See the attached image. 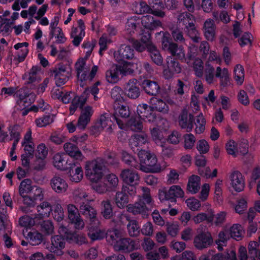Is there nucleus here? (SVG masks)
<instances>
[{
    "label": "nucleus",
    "instance_id": "obj_1",
    "mask_svg": "<svg viewBox=\"0 0 260 260\" xmlns=\"http://www.w3.org/2000/svg\"><path fill=\"white\" fill-rule=\"evenodd\" d=\"M99 84V82L96 83L90 89L86 88L80 96L76 95L75 93L72 92L62 93L61 99L64 103H69L72 100L70 108L71 114H73L78 108H81L84 106L90 93L93 95L95 101L99 99L96 94L99 92V89L98 88Z\"/></svg>",
    "mask_w": 260,
    "mask_h": 260
},
{
    "label": "nucleus",
    "instance_id": "obj_2",
    "mask_svg": "<svg viewBox=\"0 0 260 260\" xmlns=\"http://www.w3.org/2000/svg\"><path fill=\"white\" fill-rule=\"evenodd\" d=\"M107 239L115 250L129 252L137 249L134 240L124 238L122 232L118 230L109 231Z\"/></svg>",
    "mask_w": 260,
    "mask_h": 260
},
{
    "label": "nucleus",
    "instance_id": "obj_3",
    "mask_svg": "<svg viewBox=\"0 0 260 260\" xmlns=\"http://www.w3.org/2000/svg\"><path fill=\"white\" fill-rule=\"evenodd\" d=\"M150 36V33L146 32L142 34L141 42L134 40L132 38L128 39V41L133 44L136 50L139 52H142L147 48L152 61L157 65L160 66L163 62L162 57L156 47L151 43Z\"/></svg>",
    "mask_w": 260,
    "mask_h": 260
},
{
    "label": "nucleus",
    "instance_id": "obj_4",
    "mask_svg": "<svg viewBox=\"0 0 260 260\" xmlns=\"http://www.w3.org/2000/svg\"><path fill=\"white\" fill-rule=\"evenodd\" d=\"M141 170L145 172L159 173L167 167L166 163L160 165L157 162L156 156L146 150H140L138 153Z\"/></svg>",
    "mask_w": 260,
    "mask_h": 260
},
{
    "label": "nucleus",
    "instance_id": "obj_5",
    "mask_svg": "<svg viewBox=\"0 0 260 260\" xmlns=\"http://www.w3.org/2000/svg\"><path fill=\"white\" fill-rule=\"evenodd\" d=\"M168 126V122L166 119H161L157 127H154L151 131L152 139L155 143L162 147V154L167 157H170L173 154L172 150L165 146L166 139L162 135V131H166Z\"/></svg>",
    "mask_w": 260,
    "mask_h": 260
},
{
    "label": "nucleus",
    "instance_id": "obj_6",
    "mask_svg": "<svg viewBox=\"0 0 260 260\" xmlns=\"http://www.w3.org/2000/svg\"><path fill=\"white\" fill-rule=\"evenodd\" d=\"M249 141L245 138H240L237 142L230 139L225 144V149L228 154L236 157L239 155L247 154L249 152Z\"/></svg>",
    "mask_w": 260,
    "mask_h": 260
},
{
    "label": "nucleus",
    "instance_id": "obj_7",
    "mask_svg": "<svg viewBox=\"0 0 260 260\" xmlns=\"http://www.w3.org/2000/svg\"><path fill=\"white\" fill-rule=\"evenodd\" d=\"M143 194L139 197V201L135 204H129L127 206V211L134 215L141 214L143 218L148 216V209L146 206V204L151 202V198L150 194V189L147 187H142Z\"/></svg>",
    "mask_w": 260,
    "mask_h": 260
},
{
    "label": "nucleus",
    "instance_id": "obj_8",
    "mask_svg": "<svg viewBox=\"0 0 260 260\" xmlns=\"http://www.w3.org/2000/svg\"><path fill=\"white\" fill-rule=\"evenodd\" d=\"M78 81L82 87L85 83L91 81L95 77L98 71V67L94 66L89 73V68L86 65L84 58H80L75 64Z\"/></svg>",
    "mask_w": 260,
    "mask_h": 260
},
{
    "label": "nucleus",
    "instance_id": "obj_9",
    "mask_svg": "<svg viewBox=\"0 0 260 260\" xmlns=\"http://www.w3.org/2000/svg\"><path fill=\"white\" fill-rule=\"evenodd\" d=\"M104 161L101 158L88 161L85 166V176L90 181L104 177Z\"/></svg>",
    "mask_w": 260,
    "mask_h": 260
},
{
    "label": "nucleus",
    "instance_id": "obj_10",
    "mask_svg": "<svg viewBox=\"0 0 260 260\" xmlns=\"http://www.w3.org/2000/svg\"><path fill=\"white\" fill-rule=\"evenodd\" d=\"M120 177L124 183L129 185L126 189L123 188L124 191H127L131 196L135 195L136 193V186L140 182V176L137 172L133 169H124L121 171Z\"/></svg>",
    "mask_w": 260,
    "mask_h": 260
},
{
    "label": "nucleus",
    "instance_id": "obj_11",
    "mask_svg": "<svg viewBox=\"0 0 260 260\" xmlns=\"http://www.w3.org/2000/svg\"><path fill=\"white\" fill-rule=\"evenodd\" d=\"M71 71L69 63H60L54 67L52 73L57 86H61L67 82L71 76Z\"/></svg>",
    "mask_w": 260,
    "mask_h": 260
},
{
    "label": "nucleus",
    "instance_id": "obj_12",
    "mask_svg": "<svg viewBox=\"0 0 260 260\" xmlns=\"http://www.w3.org/2000/svg\"><path fill=\"white\" fill-rule=\"evenodd\" d=\"M58 233L63 235L69 243H74L81 245L88 242L86 238L83 235L71 232L67 226H64L62 223L59 224Z\"/></svg>",
    "mask_w": 260,
    "mask_h": 260
},
{
    "label": "nucleus",
    "instance_id": "obj_13",
    "mask_svg": "<svg viewBox=\"0 0 260 260\" xmlns=\"http://www.w3.org/2000/svg\"><path fill=\"white\" fill-rule=\"evenodd\" d=\"M184 194L183 190L178 185H173L168 190L166 187H163L158 190V198L161 202L171 200L175 198H182Z\"/></svg>",
    "mask_w": 260,
    "mask_h": 260
},
{
    "label": "nucleus",
    "instance_id": "obj_14",
    "mask_svg": "<svg viewBox=\"0 0 260 260\" xmlns=\"http://www.w3.org/2000/svg\"><path fill=\"white\" fill-rule=\"evenodd\" d=\"M169 34L164 33L162 40V48L165 51H168L172 56L176 57L178 59L183 58L185 53L181 46H178L176 44L170 42L168 40Z\"/></svg>",
    "mask_w": 260,
    "mask_h": 260
},
{
    "label": "nucleus",
    "instance_id": "obj_15",
    "mask_svg": "<svg viewBox=\"0 0 260 260\" xmlns=\"http://www.w3.org/2000/svg\"><path fill=\"white\" fill-rule=\"evenodd\" d=\"M112 120L106 114L102 115L91 127L92 134L98 135L104 129L110 133L112 132Z\"/></svg>",
    "mask_w": 260,
    "mask_h": 260
},
{
    "label": "nucleus",
    "instance_id": "obj_16",
    "mask_svg": "<svg viewBox=\"0 0 260 260\" xmlns=\"http://www.w3.org/2000/svg\"><path fill=\"white\" fill-rule=\"evenodd\" d=\"M85 25L83 21L79 19L77 24L74 25L70 32L71 38L73 39L72 43L75 46H78L85 36Z\"/></svg>",
    "mask_w": 260,
    "mask_h": 260
},
{
    "label": "nucleus",
    "instance_id": "obj_17",
    "mask_svg": "<svg viewBox=\"0 0 260 260\" xmlns=\"http://www.w3.org/2000/svg\"><path fill=\"white\" fill-rule=\"evenodd\" d=\"M68 216L70 222L77 230H82L85 226L83 219L81 218L78 208L73 204L67 206Z\"/></svg>",
    "mask_w": 260,
    "mask_h": 260
},
{
    "label": "nucleus",
    "instance_id": "obj_18",
    "mask_svg": "<svg viewBox=\"0 0 260 260\" xmlns=\"http://www.w3.org/2000/svg\"><path fill=\"white\" fill-rule=\"evenodd\" d=\"M63 235H55L51 238V243L47 247V249L51 252L57 255L63 254V249L65 247L66 242Z\"/></svg>",
    "mask_w": 260,
    "mask_h": 260
},
{
    "label": "nucleus",
    "instance_id": "obj_19",
    "mask_svg": "<svg viewBox=\"0 0 260 260\" xmlns=\"http://www.w3.org/2000/svg\"><path fill=\"white\" fill-rule=\"evenodd\" d=\"M60 16L59 14L56 15L53 19L49 25L50 35L53 37L56 35V42L58 43H63L66 42L67 39L64 36L61 28L57 27Z\"/></svg>",
    "mask_w": 260,
    "mask_h": 260
},
{
    "label": "nucleus",
    "instance_id": "obj_20",
    "mask_svg": "<svg viewBox=\"0 0 260 260\" xmlns=\"http://www.w3.org/2000/svg\"><path fill=\"white\" fill-rule=\"evenodd\" d=\"M17 96L18 98L17 104L19 106L18 109H24L28 107L34 101L35 98V94L26 89L19 90Z\"/></svg>",
    "mask_w": 260,
    "mask_h": 260
},
{
    "label": "nucleus",
    "instance_id": "obj_21",
    "mask_svg": "<svg viewBox=\"0 0 260 260\" xmlns=\"http://www.w3.org/2000/svg\"><path fill=\"white\" fill-rule=\"evenodd\" d=\"M129 115V108L126 106L121 105L115 108L113 117L120 129L125 128V123Z\"/></svg>",
    "mask_w": 260,
    "mask_h": 260
},
{
    "label": "nucleus",
    "instance_id": "obj_22",
    "mask_svg": "<svg viewBox=\"0 0 260 260\" xmlns=\"http://www.w3.org/2000/svg\"><path fill=\"white\" fill-rule=\"evenodd\" d=\"M167 68L164 70V76L166 79H169L173 77L175 74L181 72V68L179 63L171 56H168L166 58Z\"/></svg>",
    "mask_w": 260,
    "mask_h": 260
},
{
    "label": "nucleus",
    "instance_id": "obj_23",
    "mask_svg": "<svg viewBox=\"0 0 260 260\" xmlns=\"http://www.w3.org/2000/svg\"><path fill=\"white\" fill-rule=\"evenodd\" d=\"M230 185L237 192L242 191L245 187V181L242 174L238 171H234L230 175Z\"/></svg>",
    "mask_w": 260,
    "mask_h": 260
},
{
    "label": "nucleus",
    "instance_id": "obj_24",
    "mask_svg": "<svg viewBox=\"0 0 260 260\" xmlns=\"http://www.w3.org/2000/svg\"><path fill=\"white\" fill-rule=\"evenodd\" d=\"M213 239L210 233L204 232L198 235L194 239V244L196 248L202 249L212 244Z\"/></svg>",
    "mask_w": 260,
    "mask_h": 260
},
{
    "label": "nucleus",
    "instance_id": "obj_25",
    "mask_svg": "<svg viewBox=\"0 0 260 260\" xmlns=\"http://www.w3.org/2000/svg\"><path fill=\"white\" fill-rule=\"evenodd\" d=\"M93 113V109L90 106H86L82 109L77 123V126L79 129L82 130L85 129L90 121Z\"/></svg>",
    "mask_w": 260,
    "mask_h": 260
},
{
    "label": "nucleus",
    "instance_id": "obj_26",
    "mask_svg": "<svg viewBox=\"0 0 260 260\" xmlns=\"http://www.w3.org/2000/svg\"><path fill=\"white\" fill-rule=\"evenodd\" d=\"M107 34H104L100 38L99 40V45L100 46V53L107 49L108 44L112 42L111 37L115 36L117 34V30L114 26L108 25L107 26Z\"/></svg>",
    "mask_w": 260,
    "mask_h": 260
},
{
    "label": "nucleus",
    "instance_id": "obj_27",
    "mask_svg": "<svg viewBox=\"0 0 260 260\" xmlns=\"http://www.w3.org/2000/svg\"><path fill=\"white\" fill-rule=\"evenodd\" d=\"M51 188L57 193L65 192L68 188V184L66 181L62 177L55 176L50 180Z\"/></svg>",
    "mask_w": 260,
    "mask_h": 260
},
{
    "label": "nucleus",
    "instance_id": "obj_28",
    "mask_svg": "<svg viewBox=\"0 0 260 260\" xmlns=\"http://www.w3.org/2000/svg\"><path fill=\"white\" fill-rule=\"evenodd\" d=\"M124 92L126 95L131 99H136L140 94V89L136 79L129 80L125 85Z\"/></svg>",
    "mask_w": 260,
    "mask_h": 260
},
{
    "label": "nucleus",
    "instance_id": "obj_29",
    "mask_svg": "<svg viewBox=\"0 0 260 260\" xmlns=\"http://www.w3.org/2000/svg\"><path fill=\"white\" fill-rule=\"evenodd\" d=\"M151 106L148 107L146 104H139L137 107V113L140 119H147L149 122H153L156 119L154 114H152Z\"/></svg>",
    "mask_w": 260,
    "mask_h": 260
},
{
    "label": "nucleus",
    "instance_id": "obj_30",
    "mask_svg": "<svg viewBox=\"0 0 260 260\" xmlns=\"http://www.w3.org/2000/svg\"><path fill=\"white\" fill-rule=\"evenodd\" d=\"M114 57L117 61L124 59H131L134 57V51L128 46L122 45L119 49L114 52Z\"/></svg>",
    "mask_w": 260,
    "mask_h": 260
},
{
    "label": "nucleus",
    "instance_id": "obj_31",
    "mask_svg": "<svg viewBox=\"0 0 260 260\" xmlns=\"http://www.w3.org/2000/svg\"><path fill=\"white\" fill-rule=\"evenodd\" d=\"M203 29L204 36L208 40L212 41L215 39L216 26L213 19H207L204 23Z\"/></svg>",
    "mask_w": 260,
    "mask_h": 260
},
{
    "label": "nucleus",
    "instance_id": "obj_32",
    "mask_svg": "<svg viewBox=\"0 0 260 260\" xmlns=\"http://www.w3.org/2000/svg\"><path fill=\"white\" fill-rule=\"evenodd\" d=\"M216 77L219 79L221 87H225L230 85V73L227 68L217 67L216 69Z\"/></svg>",
    "mask_w": 260,
    "mask_h": 260
},
{
    "label": "nucleus",
    "instance_id": "obj_33",
    "mask_svg": "<svg viewBox=\"0 0 260 260\" xmlns=\"http://www.w3.org/2000/svg\"><path fill=\"white\" fill-rule=\"evenodd\" d=\"M192 115L187 114L186 111H183L179 118V124L182 128L186 129L188 132H191L193 128Z\"/></svg>",
    "mask_w": 260,
    "mask_h": 260
},
{
    "label": "nucleus",
    "instance_id": "obj_34",
    "mask_svg": "<svg viewBox=\"0 0 260 260\" xmlns=\"http://www.w3.org/2000/svg\"><path fill=\"white\" fill-rule=\"evenodd\" d=\"M201 188V178L198 175H192L188 178L187 190L191 194L198 193Z\"/></svg>",
    "mask_w": 260,
    "mask_h": 260
},
{
    "label": "nucleus",
    "instance_id": "obj_35",
    "mask_svg": "<svg viewBox=\"0 0 260 260\" xmlns=\"http://www.w3.org/2000/svg\"><path fill=\"white\" fill-rule=\"evenodd\" d=\"M53 166L57 169L63 170L68 167V157L64 153H57L53 158Z\"/></svg>",
    "mask_w": 260,
    "mask_h": 260
},
{
    "label": "nucleus",
    "instance_id": "obj_36",
    "mask_svg": "<svg viewBox=\"0 0 260 260\" xmlns=\"http://www.w3.org/2000/svg\"><path fill=\"white\" fill-rule=\"evenodd\" d=\"M168 103H170L169 101L167 103L164 100L155 97H153L150 100L151 108L163 113H168L169 111Z\"/></svg>",
    "mask_w": 260,
    "mask_h": 260
},
{
    "label": "nucleus",
    "instance_id": "obj_37",
    "mask_svg": "<svg viewBox=\"0 0 260 260\" xmlns=\"http://www.w3.org/2000/svg\"><path fill=\"white\" fill-rule=\"evenodd\" d=\"M228 230L231 238L239 241L242 239L244 234V229L240 224L235 223L228 226Z\"/></svg>",
    "mask_w": 260,
    "mask_h": 260
},
{
    "label": "nucleus",
    "instance_id": "obj_38",
    "mask_svg": "<svg viewBox=\"0 0 260 260\" xmlns=\"http://www.w3.org/2000/svg\"><path fill=\"white\" fill-rule=\"evenodd\" d=\"M214 210L212 209H209L207 213L200 212L194 215L192 218V221L196 224H198L207 220L211 222L213 220Z\"/></svg>",
    "mask_w": 260,
    "mask_h": 260
},
{
    "label": "nucleus",
    "instance_id": "obj_39",
    "mask_svg": "<svg viewBox=\"0 0 260 260\" xmlns=\"http://www.w3.org/2000/svg\"><path fill=\"white\" fill-rule=\"evenodd\" d=\"M140 20L143 26L149 30H154L161 25V23L159 20H155L150 15L143 16Z\"/></svg>",
    "mask_w": 260,
    "mask_h": 260
},
{
    "label": "nucleus",
    "instance_id": "obj_40",
    "mask_svg": "<svg viewBox=\"0 0 260 260\" xmlns=\"http://www.w3.org/2000/svg\"><path fill=\"white\" fill-rule=\"evenodd\" d=\"M64 149L66 153L76 159L82 160L83 155L79 148L71 142L64 144Z\"/></svg>",
    "mask_w": 260,
    "mask_h": 260
},
{
    "label": "nucleus",
    "instance_id": "obj_41",
    "mask_svg": "<svg viewBox=\"0 0 260 260\" xmlns=\"http://www.w3.org/2000/svg\"><path fill=\"white\" fill-rule=\"evenodd\" d=\"M120 75H121L120 74L118 66L116 64L113 65L110 69L107 71L106 78L109 83H116L119 80L120 78Z\"/></svg>",
    "mask_w": 260,
    "mask_h": 260
},
{
    "label": "nucleus",
    "instance_id": "obj_42",
    "mask_svg": "<svg viewBox=\"0 0 260 260\" xmlns=\"http://www.w3.org/2000/svg\"><path fill=\"white\" fill-rule=\"evenodd\" d=\"M68 174L70 179L72 182H79L83 177V171L80 166L74 165L72 166Z\"/></svg>",
    "mask_w": 260,
    "mask_h": 260
},
{
    "label": "nucleus",
    "instance_id": "obj_43",
    "mask_svg": "<svg viewBox=\"0 0 260 260\" xmlns=\"http://www.w3.org/2000/svg\"><path fill=\"white\" fill-rule=\"evenodd\" d=\"M28 44L26 42L19 43L14 45V48L18 50L16 63L23 61L28 53Z\"/></svg>",
    "mask_w": 260,
    "mask_h": 260
},
{
    "label": "nucleus",
    "instance_id": "obj_44",
    "mask_svg": "<svg viewBox=\"0 0 260 260\" xmlns=\"http://www.w3.org/2000/svg\"><path fill=\"white\" fill-rule=\"evenodd\" d=\"M80 210L82 214L95 224L99 223V221L96 218V212L92 207L88 205H82L80 206Z\"/></svg>",
    "mask_w": 260,
    "mask_h": 260
},
{
    "label": "nucleus",
    "instance_id": "obj_45",
    "mask_svg": "<svg viewBox=\"0 0 260 260\" xmlns=\"http://www.w3.org/2000/svg\"><path fill=\"white\" fill-rule=\"evenodd\" d=\"M138 65L137 63L123 61L120 66H118L120 74L126 76L133 73L135 69H138Z\"/></svg>",
    "mask_w": 260,
    "mask_h": 260
},
{
    "label": "nucleus",
    "instance_id": "obj_46",
    "mask_svg": "<svg viewBox=\"0 0 260 260\" xmlns=\"http://www.w3.org/2000/svg\"><path fill=\"white\" fill-rule=\"evenodd\" d=\"M148 142V137L145 134H137L132 136L129 140L132 148L142 146Z\"/></svg>",
    "mask_w": 260,
    "mask_h": 260
},
{
    "label": "nucleus",
    "instance_id": "obj_47",
    "mask_svg": "<svg viewBox=\"0 0 260 260\" xmlns=\"http://www.w3.org/2000/svg\"><path fill=\"white\" fill-rule=\"evenodd\" d=\"M234 79L237 85H242L244 81L245 71L240 64H236L234 68Z\"/></svg>",
    "mask_w": 260,
    "mask_h": 260
},
{
    "label": "nucleus",
    "instance_id": "obj_48",
    "mask_svg": "<svg viewBox=\"0 0 260 260\" xmlns=\"http://www.w3.org/2000/svg\"><path fill=\"white\" fill-rule=\"evenodd\" d=\"M90 182L93 189L99 193H103L109 190L108 184L104 177L98 180L91 181Z\"/></svg>",
    "mask_w": 260,
    "mask_h": 260
},
{
    "label": "nucleus",
    "instance_id": "obj_49",
    "mask_svg": "<svg viewBox=\"0 0 260 260\" xmlns=\"http://www.w3.org/2000/svg\"><path fill=\"white\" fill-rule=\"evenodd\" d=\"M52 214L54 219L58 222V226L61 223L66 226V223H64V222H66L65 221H63L64 218L63 210L60 204L56 203L54 204Z\"/></svg>",
    "mask_w": 260,
    "mask_h": 260
},
{
    "label": "nucleus",
    "instance_id": "obj_50",
    "mask_svg": "<svg viewBox=\"0 0 260 260\" xmlns=\"http://www.w3.org/2000/svg\"><path fill=\"white\" fill-rule=\"evenodd\" d=\"M106 233L104 230L101 229L99 226H91L89 228L88 235L92 241L99 240L103 239Z\"/></svg>",
    "mask_w": 260,
    "mask_h": 260
},
{
    "label": "nucleus",
    "instance_id": "obj_51",
    "mask_svg": "<svg viewBox=\"0 0 260 260\" xmlns=\"http://www.w3.org/2000/svg\"><path fill=\"white\" fill-rule=\"evenodd\" d=\"M144 90L149 94H155L159 90V87L155 81L149 80H144L142 84Z\"/></svg>",
    "mask_w": 260,
    "mask_h": 260
},
{
    "label": "nucleus",
    "instance_id": "obj_52",
    "mask_svg": "<svg viewBox=\"0 0 260 260\" xmlns=\"http://www.w3.org/2000/svg\"><path fill=\"white\" fill-rule=\"evenodd\" d=\"M231 238L230 233L228 230V226H225L223 229L218 234V239L216 241V244L218 245V248L219 250H221L222 248L221 246H225L227 241Z\"/></svg>",
    "mask_w": 260,
    "mask_h": 260
},
{
    "label": "nucleus",
    "instance_id": "obj_53",
    "mask_svg": "<svg viewBox=\"0 0 260 260\" xmlns=\"http://www.w3.org/2000/svg\"><path fill=\"white\" fill-rule=\"evenodd\" d=\"M125 127L124 129L129 128L133 131H141L143 129V125L141 119L139 117L132 118L126 123H125Z\"/></svg>",
    "mask_w": 260,
    "mask_h": 260
},
{
    "label": "nucleus",
    "instance_id": "obj_54",
    "mask_svg": "<svg viewBox=\"0 0 260 260\" xmlns=\"http://www.w3.org/2000/svg\"><path fill=\"white\" fill-rule=\"evenodd\" d=\"M10 136L11 141L14 140V143H18L21 138V133L22 132V128L19 125L16 124L11 125L8 128Z\"/></svg>",
    "mask_w": 260,
    "mask_h": 260
},
{
    "label": "nucleus",
    "instance_id": "obj_55",
    "mask_svg": "<svg viewBox=\"0 0 260 260\" xmlns=\"http://www.w3.org/2000/svg\"><path fill=\"white\" fill-rule=\"evenodd\" d=\"M140 21V19L136 16L128 18L125 26L126 33L130 35L134 34L136 29L137 25Z\"/></svg>",
    "mask_w": 260,
    "mask_h": 260
},
{
    "label": "nucleus",
    "instance_id": "obj_56",
    "mask_svg": "<svg viewBox=\"0 0 260 260\" xmlns=\"http://www.w3.org/2000/svg\"><path fill=\"white\" fill-rule=\"evenodd\" d=\"M167 234L171 237L175 238L179 234L180 231L179 224L177 221H167L165 224Z\"/></svg>",
    "mask_w": 260,
    "mask_h": 260
},
{
    "label": "nucleus",
    "instance_id": "obj_57",
    "mask_svg": "<svg viewBox=\"0 0 260 260\" xmlns=\"http://www.w3.org/2000/svg\"><path fill=\"white\" fill-rule=\"evenodd\" d=\"M52 210L51 205L47 202H43L37 207V211L40 217H48Z\"/></svg>",
    "mask_w": 260,
    "mask_h": 260
},
{
    "label": "nucleus",
    "instance_id": "obj_58",
    "mask_svg": "<svg viewBox=\"0 0 260 260\" xmlns=\"http://www.w3.org/2000/svg\"><path fill=\"white\" fill-rule=\"evenodd\" d=\"M54 120V115L48 114L38 118L35 120L37 126L42 127L52 123Z\"/></svg>",
    "mask_w": 260,
    "mask_h": 260
},
{
    "label": "nucleus",
    "instance_id": "obj_59",
    "mask_svg": "<svg viewBox=\"0 0 260 260\" xmlns=\"http://www.w3.org/2000/svg\"><path fill=\"white\" fill-rule=\"evenodd\" d=\"M207 69L205 73V79L206 82L209 84H214L217 83V78L216 74H214V68L213 66H211L207 64Z\"/></svg>",
    "mask_w": 260,
    "mask_h": 260
},
{
    "label": "nucleus",
    "instance_id": "obj_60",
    "mask_svg": "<svg viewBox=\"0 0 260 260\" xmlns=\"http://www.w3.org/2000/svg\"><path fill=\"white\" fill-rule=\"evenodd\" d=\"M185 203L187 207L192 211H198L201 209V201L194 197L186 199Z\"/></svg>",
    "mask_w": 260,
    "mask_h": 260
},
{
    "label": "nucleus",
    "instance_id": "obj_61",
    "mask_svg": "<svg viewBox=\"0 0 260 260\" xmlns=\"http://www.w3.org/2000/svg\"><path fill=\"white\" fill-rule=\"evenodd\" d=\"M26 238L32 245H38L40 244L43 240L42 234L36 231L29 232L27 235Z\"/></svg>",
    "mask_w": 260,
    "mask_h": 260
},
{
    "label": "nucleus",
    "instance_id": "obj_62",
    "mask_svg": "<svg viewBox=\"0 0 260 260\" xmlns=\"http://www.w3.org/2000/svg\"><path fill=\"white\" fill-rule=\"evenodd\" d=\"M186 28L188 35L194 42L197 43L200 41V34L196 28L193 22H190L189 25H186Z\"/></svg>",
    "mask_w": 260,
    "mask_h": 260
},
{
    "label": "nucleus",
    "instance_id": "obj_63",
    "mask_svg": "<svg viewBox=\"0 0 260 260\" xmlns=\"http://www.w3.org/2000/svg\"><path fill=\"white\" fill-rule=\"evenodd\" d=\"M101 213L106 219H109L113 216L112 206L109 201L106 200L102 202Z\"/></svg>",
    "mask_w": 260,
    "mask_h": 260
},
{
    "label": "nucleus",
    "instance_id": "obj_64",
    "mask_svg": "<svg viewBox=\"0 0 260 260\" xmlns=\"http://www.w3.org/2000/svg\"><path fill=\"white\" fill-rule=\"evenodd\" d=\"M212 260H237L236 252L234 250L231 249L229 250L224 255L221 253H217L212 257Z\"/></svg>",
    "mask_w": 260,
    "mask_h": 260
}]
</instances>
